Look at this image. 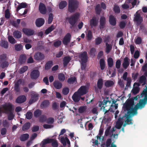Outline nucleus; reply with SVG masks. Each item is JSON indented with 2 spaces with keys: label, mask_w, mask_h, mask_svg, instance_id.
<instances>
[{
  "label": "nucleus",
  "mask_w": 147,
  "mask_h": 147,
  "mask_svg": "<svg viewBox=\"0 0 147 147\" xmlns=\"http://www.w3.org/2000/svg\"><path fill=\"white\" fill-rule=\"evenodd\" d=\"M141 96H144V98L140 100L139 102L137 103L129 113V115H136L138 113V110L139 109H141L144 108L147 103V94L143 91L141 94Z\"/></svg>",
  "instance_id": "f257e3e1"
},
{
  "label": "nucleus",
  "mask_w": 147,
  "mask_h": 147,
  "mask_svg": "<svg viewBox=\"0 0 147 147\" xmlns=\"http://www.w3.org/2000/svg\"><path fill=\"white\" fill-rule=\"evenodd\" d=\"M138 99L137 96L134 97L132 98L128 99L123 105V108L125 111H127V113L129 114L134 108V101L137 100Z\"/></svg>",
  "instance_id": "f03ea898"
},
{
  "label": "nucleus",
  "mask_w": 147,
  "mask_h": 147,
  "mask_svg": "<svg viewBox=\"0 0 147 147\" xmlns=\"http://www.w3.org/2000/svg\"><path fill=\"white\" fill-rule=\"evenodd\" d=\"M79 2L76 0H69L68 11L71 13L74 12L78 8Z\"/></svg>",
  "instance_id": "7ed1b4c3"
},
{
  "label": "nucleus",
  "mask_w": 147,
  "mask_h": 147,
  "mask_svg": "<svg viewBox=\"0 0 147 147\" xmlns=\"http://www.w3.org/2000/svg\"><path fill=\"white\" fill-rule=\"evenodd\" d=\"M80 13L76 12L73 14L69 18L68 22L70 25L74 26L80 17Z\"/></svg>",
  "instance_id": "20e7f679"
},
{
  "label": "nucleus",
  "mask_w": 147,
  "mask_h": 147,
  "mask_svg": "<svg viewBox=\"0 0 147 147\" xmlns=\"http://www.w3.org/2000/svg\"><path fill=\"white\" fill-rule=\"evenodd\" d=\"M88 88L86 86H81L78 89L77 92L82 96L86 94L88 92Z\"/></svg>",
  "instance_id": "39448f33"
},
{
  "label": "nucleus",
  "mask_w": 147,
  "mask_h": 147,
  "mask_svg": "<svg viewBox=\"0 0 147 147\" xmlns=\"http://www.w3.org/2000/svg\"><path fill=\"white\" fill-rule=\"evenodd\" d=\"M71 35L70 33H67L64 36L62 40L63 44L65 46L68 45L71 41Z\"/></svg>",
  "instance_id": "423d86ee"
},
{
  "label": "nucleus",
  "mask_w": 147,
  "mask_h": 147,
  "mask_svg": "<svg viewBox=\"0 0 147 147\" xmlns=\"http://www.w3.org/2000/svg\"><path fill=\"white\" fill-rule=\"evenodd\" d=\"M3 107L5 111V113L7 114H8V113L12 112L13 106L11 104H5L3 105Z\"/></svg>",
  "instance_id": "0eeeda50"
},
{
  "label": "nucleus",
  "mask_w": 147,
  "mask_h": 147,
  "mask_svg": "<svg viewBox=\"0 0 147 147\" xmlns=\"http://www.w3.org/2000/svg\"><path fill=\"white\" fill-rule=\"evenodd\" d=\"M45 56L42 53L38 52L36 53L34 55V58L35 60L38 61H41L45 58Z\"/></svg>",
  "instance_id": "6e6552de"
},
{
  "label": "nucleus",
  "mask_w": 147,
  "mask_h": 147,
  "mask_svg": "<svg viewBox=\"0 0 147 147\" xmlns=\"http://www.w3.org/2000/svg\"><path fill=\"white\" fill-rule=\"evenodd\" d=\"M79 57L81 59L82 62L86 63L88 61V55L86 51L80 53L79 55Z\"/></svg>",
  "instance_id": "1a4fd4ad"
},
{
  "label": "nucleus",
  "mask_w": 147,
  "mask_h": 147,
  "mask_svg": "<svg viewBox=\"0 0 147 147\" xmlns=\"http://www.w3.org/2000/svg\"><path fill=\"white\" fill-rule=\"evenodd\" d=\"M136 15L135 16L134 18V21L137 22V24L138 26L140 25L143 21L142 17L141 16L140 14L138 13L137 11L136 13Z\"/></svg>",
  "instance_id": "9d476101"
},
{
  "label": "nucleus",
  "mask_w": 147,
  "mask_h": 147,
  "mask_svg": "<svg viewBox=\"0 0 147 147\" xmlns=\"http://www.w3.org/2000/svg\"><path fill=\"white\" fill-rule=\"evenodd\" d=\"M40 76L39 71L38 70H33L30 73V77L32 79H37Z\"/></svg>",
  "instance_id": "9b49d317"
},
{
  "label": "nucleus",
  "mask_w": 147,
  "mask_h": 147,
  "mask_svg": "<svg viewBox=\"0 0 147 147\" xmlns=\"http://www.w3.org/2000/svg\"><path fill=\"white\" fill-rule=\"evenodd\" d=\"M106 23L105 18L103 16H101L100 20V25L99 26L100 30L103 29L105 27Z\"/></svg>",
  "instance_id": "f8f14e48"
},
{
  "label": "nucleus",
  "mask_w": 147,
  "mask_h": 147,
  "mask_svg": "<svg viewBox=\"0 0 147 147\" xmlns=\"http://www.w3.org/2000/svg\"><path fill=\"white\" fill-rule=\"evenodd\" d=\"M39 10L40 13L42 14H45L47 13V9L45 5L40 3L39 6Z\"/></svg>",
  "instance_id": "ddd939ff"
},
{
  "label": "nucleus",
  "mask_w": 147,
  "mask_h": 147,
  "mask_svg": "<svg viewBox=\"0 0 147 147\" xmlns=\"http://www.w3.org/2000/svg\"><path fill=\"white\" fill-rule=\"evenodd\" d=\"M126 115V114L124 117H119L118 118V121L116 123V127L118 129H119L121 127L123 123V122L122 120L123 119V117H125V116Z\"/></svg>",
  "instance_id": "4468645a"
},
{
  "label": "nucleus",
  "mask_w": 147,
  "mask_h": 147,
  "mask_svg": "<svg viewBox=\"0 0 147 147\" xmlns=\"http://www.w3.org/2000/svg\"><path fill=\"white\" fill-rule=\"evenodd\" d=\"M22 82V81L21 79L18 80L15 84L14 87L15 92L16 93H19L20 92V85Z\"/></svg>",
  "instance_id": "2eb2a0df"
},
{
  "label": "nucleus",
  "mask_w": 147,
  "mask_h": 147,
  "mask_svg": "<svg viewBox=\"0 0 147 147\" xmlns=\"http://www.w3.org/2000/svg\"><path fill=\"white\" fill-rule=\"evenodd\" d=\"M98 20L96 17H93L90 21V25L91 27L92 28L93 27H96L98 25Z\"/></svg>",
  "instance_id": "dca6fc26"
},
{
  "label": "nucleus",
  "mask_w": 147,
  "mask_h": 147,
  "mask_svg": "<svg viewBox=\"0 0 147 147\" xmlns=\"http://www.w3.org/2000/svg\"><path fill=\"white\" fill-rule=\"evenodd\" d=\"M45 22V20L43 18H39L36 20L35 24L37 27H40L44 24Z\"/></svg>",
  "instance_id": "f3484780"
},
{
  "label": "nucleus",
  "mask_w": 147,
  "mask_h": 147,
  "mask_svg": "<svg viewBox=\"0 0 147 147\" xmlns=\"http://www.w3.org/2000/svg\"><path fill=\"white\" fill-rule=\"evenodd\" d=\"M81 96V95H80L77 92H75L73 95L72 98L74 102H78L80 100Z\"/></svg>",
  "instance_id": "a211bd4d"
},
{
  "label": "nucleus",
  "mask_w": 147,
  "mask_h": 147,
  "mask_svg": "<svg viewBox=\"0 0 147 147\" xmlns=\"http://www.w3.org/2000/svg\"><path fill=\"white\" fill-rule=\"evenodd\" d=\"M22 30L25 34L28 36H32L34 34V31L31 29L23 28Z\"/></svg>",
  "instance_id": "6ab92c4d"
},
{
  "label": "nucleus",
  "mask_w": 147,
  "mask_h": 147,
  "mask_svg": "<svg viewBox=\"0 0 147 147\" xmlns=\"http://www.w3.org/2000/svg\"><path fill=\"white\" fill-rule=\"evenodd\" d=\"M26 100V97L24 95L18 96L16 99V102L17 103H22L24 102Z\"/></svg>",
  "instance_id": "aec40b11"
},
{
  "label": "nucleus",
  "mask_w": 147,
  "mask_h": 147,
  "mask_svg": "<svg viewBox=\"0 0 147 147\" xmlns=\"http://www.w3.org/2000/svg\"><path fill=\"white\" fill-rule=\"evenodd\" d=\"M71 58L69 56H65L63 59V64L64 67H66L69 63Z\"/></svg>",
  "instance_id": "412c9836"
},
{
  "label": "nucleus",
  "mask_w": 147,
  "mask_h": 147,
  "mask_svg": "<svg viewBox=\"0 0 147 147\" xmlns=\"http://www.w3.org/2000/svg\"><path fill=\"white\" fill-rule=\"evenodd\" d=\"M109 22L110 24L113 26L115 25L116 24V18L112 15H111L109 16Z\"/></svg>",
  "instance_id": "4be33fe9"
},
{
  "label": "nucleus",
  "mask_w": 147,
  "mask_h": 147,
  "mask_svg": "<svg viewBox=\"0 0 147 147\" xmlns=\"http://www.w3.org/2000/svg\"><path fill=\"white\" fill-rule=\"evenodd\" d=\"M129 60L127 57H125L123 59V62L122 63L123 67L125 69H126L129 66Z\"/></svg>",
  "instance_id": "5701e85b"
},
{
  "label": "nucleus",
  "mask_w": 147,
  "mask_h": 147,
  "mask_svg": "<svg viewBox=\"0 0 147 147\" xmlns=\"http://www.w3.org/2000/svg\"><path fill=\"white\" fill-rule=\"evenodd\" d=\"M53 86L56 89H60L62 88V83L60 81H55L53 82Z\"/></svg>",
  "instance_id": "b1692460"
},
{
  "label": "nucleus",
  "mask_w": 147,
  "mask_h": 147,
  "mask_svg": "<svg viewBox=\"0 0 147 147\" xmlns=\"http://www.w3.org/2000/svg\"><path fill=\"white\" fill-rule=\"evenodd\" d=\"M53 140V138L49 139L48 138L44 139L41 142V144L43 146L46 147L45 146L46 144L51 143Z\"/></svg>",
  "instance_id": "393cba45"
},
{
  "label": "nucleus",
  "mask_w": 147,
  "mask_h": 147,
  "mask_svg": "<svg viewBox=\"0 0 147 147\" xmlns=\"http://www.w3.org/2000/svg\"><path fill=\"white\" fill-rule=\"evenodd\" d=\"M60 140L63 146L66 145V142L68 144H70V142L67 137H66L65 138H64L63 137H62L61 138Z\"/></svg>",
  "instance_id": "a878e982"
},
{
  "label": "nucleus",
  "mask_w": 147,
  "mask_h": 147,
  "mask_svg": "<svg viewBox=\"0 0 147 147\" xmlns=\"http://www.w3.org/2000/svg\"><path fill=\"white\" fill-rule=\"evenodd\" d=\"M13 34L14 37L16 38H20L22 37L21 32L18 30L14 31Z\"/></svg>",
  "instance_id": "bb28decb"
},
{
  "label": "nucleus",
  "mask_w": 147,
  "mask_h": 147,
  "mask_svg": "<svg viewBox=\"0 0 147 147\" xmlns=\"http://www.w3.org/2000/svg\"><path fill=\"white\" fill-rule=\"evenodd\" d=\"M53 65V62L52 61H48L45 65V70H49L51 68Z\"/></svg>",
  "instance_id": "cd10ccee"
},
{
  "label": "nucleus",
  "mask_w": 147,
  "mask_h": 147,
  "mask_svg": "<svg viewBox=\"0 0 147 147\" xmlns=\"http://www.w3.org/2000/svg\"><path fill=\"white\" fill-rule=\"evenodd\" d=\"M29 135L28 134H25L22 135L20 138V140L21 141H25L28 139Z\"/></svg>",
  "instance_id": "c85d7f7f"
},
{
  "label": "nucleus",
  "mask_w": 147,
  "mask_h": 147,
  "mask_svg": "<svg viewBox=\"0 0 147 147\" xmlns=\"http://www.w3.org/2000/svg\"><path fill=\"white\" fill-rule=\"evenodd\" d=\"M97 86L98 88L101 90L103 86V80L102 78H99L98 79L97 83Z\"/></svg>",
  "instance_id": "c756f323"
},
{
  "label": "nucleus",
  "mask_w": 147,
  "mask_h": 147,
  "mask_svg": "<svg viewBox=\"0 0 147 147\" xmlns=\"http://www.w3.org/2000/svg\"><path fill=\"white\" fill-rule=\"evenodd\" d=\"M55 28V26L53 24L45 30V33L46 34H48L52 31Z\"/></svg>",
  "instance_id": "7c9ffc66"
},
{
  "label": "nucleus",
  "mask_w": 147,
  "mask_h": 147,
  "mask_svg": "<svg viewBox=\"0 0 147 147\" xmlns=\"http://www.w3.org/2000/svg\"><path fill=\"white\" fill-rule=\"evenodd\" d=\"M67 5V2L65 1H62L59 4V8L60 9H62L66 7Z\"/></svg>",
  "instance_id": "2f4dec72"
},
{
  "label": "nucleus",
  "mask_w": 147,
  "mask_h": 147,
  "mask_svg": "<svg viewBox=\"0 0 147 147\" xmlns=\"http://www.w3.org/2000/svg\"><path fill=\"white\" fill-rule=\"evenodd\" d=\"M49 104V100H45L43 101L40 105V107L42 108L47 107H48Z\"/></svg>",
  "instance_id": "473e14b6"
},
{
  "label": "nucleus",
  "mask_w": 147,
  "mask_h": 147,
  "mask_svg": "<svg viewBox=\"0 0 147 147\" xmlns=\"http://www.w3.org/2000/svg\"><path fill=\"white\" fill-rule=\"evenodd\" d=\"M38 95L37 94H34L32 97L31 99L30 100L29 103L31 104L36 101L38 99Z\"/></svg>",
  "instance_id": "72a5a7b5"
},
{
  "label": "nucleus",
  "mask_w": 147,
  "mask_h": 147,
  "mask_svg": "<svg viewBox=\"0 0 147 147\" xmlns=\"http://www.w3.org/2000/svg\"><path fill=\"white\" fill-rule=\"evenodd\" d=\"M0 45L2 47L5 49H7L9 46L8 42L3 40H2L0 42Z\"/></svg>",
  "instance_id": "f704fd0d"
},
{
  "label": "nucleus",
  "mask_w": 147,
  "mask_h": 147,
  "mask_svg": "<svg viewBox=\"0 0 147 147\" xmlns=\"http://www.w3.org/2000/svg\"><path fill=\"white\" fill-rule=\"evenodd\" d=\"M27 6V4L25 3H22L18 5V6L16 11L18 12L20 9L22 8H26Z\"/></svg>",
  "instance_id": "c9c22d12"
},
{
  "label": "nucleus",
  "mask_w": 147,
  "mask_h": 147,
  "mask_svg": "<svg viewBox=\"0 0 147 147\" xmlns=\"http://www.w3.org/2000/svg\"><path fill=\"white\" fill-rule=\"evenodd\" d=\"M100 65L101 70H104L105 67V61L103 59H101L100 60Z\"/></svg>",
  "instance_id": "e433bc0d"
},
{
  "label": "nucleus",
  "mask_w": 147,
  "mask_h": 147,
  "mask_svg": "<svg viewBox=\"0 0 147 147\" xmlns=\"http://www.w3.org/2000/svg\"><path fill=\"white\" fill-rule=\"evenodd\" d=\"M146 77L142 75L140 76V78L139 82L140 84H142V85H144L146 83Z\"/></svg>",
  "instance_id": "4c0bfd02"
},
{
  "label": "nucleus",
  "mask_w": 147,
  "mask_h": 147,
  "mask_svg": "<svg viewBox=\"0 0 147 147\" xmlns=\"http://www.w3.org/2000/svg\"><path fill=\"white\" fill-rule=\"evenodd\" d=\"M30 126V123L29 122H27L23 126L22 130L24 131H26L29 128Z\"/></svg>",
  "instance_id": "58836bf2"
},
{
  "label": "nucleus",
  "mask_w": 147,
  "mask_h": 147,
  "mask_svg": "<svg viewBox=\"0 0 147 147\" xmlns=\"http://www.w3.org/2000/svg\"><path fill=\"white\" fill-rule=\"evenodd\" d=\"M89 54L91 57H94L96 54V49L94 47L91 49L90 51Z\"/></svg>",
  "instance_id": "ea45409f"
},
{
  "label": "nucleus",
  "mask_w": 147,
  "mask_h": 147,
  "mask_svg": "<svg viewBox=\"0 0 147 147\" xmlns=\"http://www.w3.org/2000/svg\"><path fill=\"white\" fill-rule=\"evenodd\" d=\"M105 45L106 46L105 51L107 54H108L111 49L112 46L111 45L109 44L108 42H106Z\"/></svg>",
  "instance_id": "a19ab883"
},
{
  "label": "nucleus",
  "mask_w": 147,
  "mask_h": 147,
  "mask_svg": "<svg viewBox=\"0 0 147 147\" xmlns=\"http://www.w3.org/2000/svg\"><path fill=\"white\" fill-rule=\"evenodd\" d=\"M76 81V78L74 76L69 78L67 80V82L69 84H73Z\"/></svg>",
  "instance_id": "79ce46f5"
},
{
  "label": "nucleus",
  "mask_w": 147,
  "mask_h": 147,
  "mask_svg": "<svg viewBox=\"0 0 147 147\" xmlns=\"http://www.w3.org/2000/svg\"><path fill=\"white\" fill-rule=\"evenodd\" d=\"M87 109L86 106H82L80 107L78 109V112L80 113H84Z\"/></svg>",
  "instance_id": "37998d69"
},
{
  "label": "nucleus",
  "mask_w": 147,
  "mask_h": 147,
  "mask_svg": "<svg viewBox=\"0 0 147 147\" xmlns=\"http://www.w3.org/2000/svg\"><path fill=\"white\" fill-rule=\"evenodd\" d=\"M108 98V97L106 99H104L103 101H102L101 102H100V103L101 102V103H100L99 104V106L100 107L102 105H106L108 102H109V104H111V102L109 100H107Z\"/></svg>",
  "instance_id": "c03bdc74"
},
{
  "label": "nucleus",
  "mask_w": 147,
  "mask_h": 147,
  "mask_svg": "<svg viewBox=\"0 0 147 147\" xmlns=\"http://www.w3.org/2000/svg\"><path fill=\"white\" fill-rule=\"evenodd\" d=\"M114 84L113 82L111 80H107L105 83V86L107 87H109L112 86Z\"/></svg>",
  "instance_id": "a18cd8bd"
},
{
  "label": "nucleus",
  "mask_w": 147,
  "mask_h": 147,
  "mask_svg": "<svg viewBox=\"0 0 147 147\" xmlns=\"http://www.w3.org/2000/svg\"><path fill=\"white\" fill-rule=\"evenodd\" d=\"M128 115H127L126 117V120L125 121V122L127 124H132V123L131 121V119H130V116L132 115H130L129 114Z\"/></svg>",
  "instance_id": "49530a36"
},
{
  "label": "nucleus",
  "mask_w": 147,
  "mask_h": 147,
  "mask_svg": "<svg viewBox=\"0 0 147 147\" xmlns=\"http://www.w3.org/2000/svg\"><path fill=\"white\" fill-rule=\"evenodd\" d=\"M41 110L39 109H37L34 112V116L36 117H39L41 115Z\"/></svg>",
  "instance_id": "de8ad7c7"
},
{
  "label": "nucleus",
  "mask_w": 147,
  "mask_h": 147,
  "mask_svg": "<svg viewBox=\"0 0 147 147\" xmlns=\"http://www.w3.org/2000/svg\"><path fill=\"white\" fill-rule=\"evenodd\" d=\"M59 80L61 82H63L65 80V78L64 74L62 73H60L58 76Z\"/></svg>",
  "instance_id": "09e8293b"
},
{
  "label": "nucleus",
  "mask_w": 147,
  "mask_h": 147,
  "mask_svg": "<svg viewBox=\"0 0 147 147\" xmlns=\"http://www.w3.org/2000/svg\"><path fill=\"white\" fill-rule=\"evenodd\" d=\"M96 13V14L99 15L101 11V9L100 7V5L99 4L97 5L95 8Z\"/></svg>",
  "instance_id": "8fccbe9b"
},
{
  "label": "nucleus",
  "mask_w": 147,
  "mask_h": 147,
  "mask_svg": "<svg viewBox=\"0 0 147 147\" xmlns=\"http://www.w3.org/2000/svg\"><path fill=\"white\" fill-rule=\"evenodd\" d=\"M28 69V67L27 66H24L20 69L19 70V73L20 74H22L25 72Z\"/></svg>",
  "instance_id": "3c124183"
},
{
  "label": "nucleus",
  "mask_w": 147,
  "mask_h": 147,
  "mask_svg": "<svg viewBox=\"0 0 147 147\" xmlns=\"http://www.w3.org/2000/svg\"><path fill=\"white\" fill-rule=\"evenodd\" d=\"M107 62L108 66L110 67H113V59L111 57H109L107 60Z\"/></svg>",
  "instance_id": "603ef678"
},
{
  "label": "nucleus",
  "mask_w": 147,
  "mask_h": 147,
  "mask_svg": "<svg viewBox=\"0 0 147 147\" xmlns=\"http://www.w3.org/2000/svg\"><path fill=\"white\" fill-rule=\"evenodd\" d=\"M86 36L88 40H91L92 38V34L91 30H89L88 31L87 33L86 34Z\"/></svg>",
  "instance_id": "864d4df0"
},
{
  "label": "nucleus",
  "mask_w": 147,
  "mask_h": 147,
  "mask_svg": "<svg viewBox=\"0 0 147 147\" xmlns=\"http://www.w3.org/2000/svg\"><path fill=\"white\" fill-rule=\"evenodd\" d=\"M23 46L22 45L20 44H17L15 46V49L16 50L19 51H21L22 48Z\"/></svg>",
  "instance_id": "5fc2aeb1"
},
{
  "label": "nucleus",
  "mask_w": 147,
  "mask_h": 147,
  "mask_svg": "<svg viewBox=\"0 0 147 147\" xmlns=\"http://www.w3.org/2000/svg\"><path fill=\"white\" fill-rule=\"evenodd\" d=\"M8 39L9 42L11 44H14L16 42L15 39L11 36H8Z\"/></svg>",
  "instance_id": "6e6d98bb"
},
{
  "label": "nucleus",
  "mask_w": 147,
  "mask_h": 147,
  "mask_svg": "<svg viewBox=\"0 0 147 147\" xmlns=\"http://www.w3.org/2000/svg\"><path fill=\"white\" fill-rule=\"evenodd\" d=\"M126 23L125 21H122L120 22L119 26L121 29H123L125 27Z\"/></svg>",
  "instance_id": "4d7b16f0"
},
{
  "label": "nucleus",
  "mask_w": 147,
  "mask_h": 147,
  "mask_svg": "<svg viewBox=\"0 0 147 147\" xmlns=\"http://www.w3.org/2000/svg\"><path fill=\"white\" fill-rule=\"evenodd\" d=\"M8 65V62L7 61H4L1 63V67L2 68L4 69L6 67H7Z\"/></svg>",
  "instance_id": "13d9d810"
},
{
  "label": "nucleus",
  "mask_w": 147,
  "mask_h": 147,
  "mask_svg": "<svg viewBox=\"0 0 147 147\" xmlns=\"http://www.w3.org/2000/svg\"><path fill=\"white\" fill-rule=\"evenodd\" d=\"M54 122V119L53 117H50L48 118L46 120V122L47 123L49 124H52Z\"/></svg>",
  "instance_id": "bf43d9fd"
},
{
  "label": "nucleus",
  "mask_w": 147,
  "mask_h": 147,
  "mask_svg": "<svg viewBox=\"0 0 147 147\" xmlns=\"http://www.w3.org/2000/svg\"><path fill=\"white\" fill-rule=\"evenodd\" d=\"M102 39L100 37H98L95 39V44L96 45H100L102 42Z\"/></svg>",
  "instance_id": "052dcab7"
},
{
  "label": "nucleus",
  "mask_w": 147,
  "mask_h": 147,
  "mask_svg": "<svg viewBox=\"0 0 147 147\" xmlns=\"http://www.w3.org/2000/svg\"><path fill=\"white\" fill-rule=\"evenodd\" d=\"M69 89L67 87H65L63 88L62 93L64 95H67L69 92Z\"/></svg>",
  "instance_id": "680f3d73"
},
{
  "label": "nucleus",
  "mask_w": 147,
  "mask_h": 147,
  "mask_svg": "<svg viewBox=\"0 0 147 147\" xmlns=\"http://www.w3.org/2000/svg\"><path fill=\"white\" fill-rule=\"evenodd\" d=\"M26 60V57L24 55H21L20 57V61L21 63H24Z\"/></svg>",
  "instance_id": "e2e57ef3"
},
{
  "label": "nucleus",
  "mask_w": 147,
  "mask_h": 147,
  "mask_svg": "<svg viewBox=\"0 0 147 147\" xmlns=\"http://www.w3.org/2000/svg\"><path fill=\"white\" fill-rule=\"evenodd\" d=\"M32 114L30 111H28L26 113V118L28 119H30L32 117Z\"/></svg>",
  "instance_id": "0e129e2a"
},
{
  "label": "nucleus",
  "mask_w": 147,
  "mask_h": 147,
  "mask_svg": "<svg viewBox=\"0 0 147 147\" xmlns=\"http://www.w3.org/2000/svg\"><path fill=\"white\" fill-rule=\"evenodd\" d=\"M113 11L116 13H119L120 10L119 7L117 5H115L113 8Z\"/></svg>",
  "instance_id": "69168bd1"
},
{
  "label": "nucleus",
  "mask_w": 147,
  "mask_h": 147,
  "mask_svg": "<svg viewBox=\"0 0 147 147\" xmlns=\"http://www.w3.org/2000/svg\"><path fill=\"white\" fill-rule=\"evenodd\" d=\"M9 115H8L7 119L9 120H11L13 119L14 117V115L13 114L12 112L8 113Z\"/></svg>",
  "instance_id": "338daca9"
},
{
  "label": "nucleus",
  "mask_w": 147,
  "mask_h": 147,
  "mask_svg": "<svg viewBox=\"0 0 147 147\" xmlns=\"http://www.w3.org/2000/svg\"><path fill=\"white\" fill-rule=\"evenodd\" d=\"M134 42L136 44H140L142 43V38L140 37H138L135 40Z\"/></svg>",
  "instance_id": "774afa93"
}]
</instances>
